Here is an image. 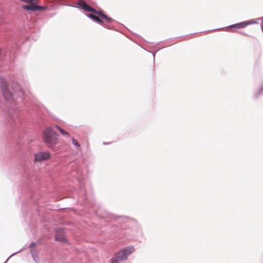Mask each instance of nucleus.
<instances>
[{
	"mask_svg": "<svg viewBox=\"0 0 263 263\" xmlns=\"http://www.w3.org/2000/svg\"><path fill=\"white\" fill-rule=\"evenodd\" d=\"M99 15L100 23L105 24V25H106V26H108L106 24L107 23L109 24L113 21V20L111 18L108 17L107 16L103 14L102 12L101 11H100Z\"/></svg>",
	"mask_w": 263,
	"mask_h": 263,
	"instance_id": "nucleus-6",
	"label": "nucleus"
},
{
	"mask_svg": "<svg viewBox=\"0 0 263 263\" xmlns=\"http://www.w3.org/2000/svg\"><path fill=\"white\" fill-rule=\"evenodd\" d=\"M135 249L133 247H128L124 248L120 251L116 253V254L117 257H118L121 260L123 261L126 259L128 256L133 253Z\"/></svg>",
	"mask_w": 263,
	"mask_h": 263,
	"instance_id": "nucleus-2",
	"label": "nucleus"
},
{
	"mask_svg": "<svg viewBox=\"0 0 263 263\" xmlns=\"http://www.w3.org/2000/svg\"><path fill=\"white\" fill-rule=\"evenodd\" d=\"M88 16L96 22H99V16L93 14H89L88 15Z\"/></svg>",
	"mask_w": 263,
	"mask_h": 263,
	"instance_id": "nucleus-11",
	"label": "nucleus"
},
{
	"mask_svg": "<svg viewBox=\"0 0 263 263\" xmlns=\"http://www.w3.org/2000/svg\"><path fill=\"white\" fill-rule=\"evenodd\" d=\"M57 136L51 127H47L43 132L44 141L49 145H54L57 142Z\"/></svg>",
	"mask_w": 263,
	"mask_h": 263,
	"instance_id": "nucleus-1",
	"label": "nucleus"
},
{
	"mask_svg": "<svg viewBox=\"0 0 263 263\" xmlns=\"http://www.w3.org/2000/svg\"><path fill=\"white\" fill-rule=\"evenodd\" d=\"M55 238L56 240L60 241H64L65 240V238L64 235V231L63 229L57 230Z\"/></svg>",
	"mask_w": 263,
	"mask_h": 263,
	"instance_id": "nucleus-7",
	"label": "nucleus"
},
{
	"mask_svg": "<svg viewBox=\"0 0 263 263\" xmlns=\"http://www.w3.org/2000/svg\"><path fill=\"white\" fill-rule=\"evenodd\" d=\"M263 91V87H260L258 90L255 92V96L258 97Z\"/></svg>",
	"mask_w": 263,
	"mask_h": 263,
	"instance_id": "nucleus-12",
	"label": "nucleus"
},
{
	"mask_svg": "<svg viewBox=\"0 0 263 263\" xmlns=\"http://www.w3.org/2000/svg\"><path fill=\"white\" fill-rule=\"evenodd\" d=\"M72 142L73 145H74L76 146L80 147V145L79 144L78 142L77 141L76 139L74 138H72Z\"/></svg>",
	"mask_w": 263,
	"mask_h": 263,
	"instance_id": "nucleus-13",
	"label": "nucleus"
},
{
	"mask_svg": "<svg viewBox=\"0 0 263 263\" xmlns=\"http://www.w3.org/2000/svg\"><path fill=\"white\" fill-rule=\"evenodd\" d=\"M111 263H119V261H121L118 257H117V255L115 254L114 257L110 260Z\"/></svg>",
	"mask_w": 263,
	"mask_h": 263,
	"instance_id": "nucleus-10",
	"label": "nucleus"
},
{
	"mask_svg": "<svg viewBox=\"0 0 263 263\" xmlns=\"http://www.w3.org/2000/svg\"><path fill=\"white\" fill-rule=\"evenodd\" d=\"M251 22L249 21L243 22L234 24L231 26V28L240 29L246 27L248 25L250 24Z\"/></svg>",
	"mask_w": 263,
	"mask_h": 263,
	"instance_id": "nucleus-8",
	"label": "nucleus"
},
{
	"mask_svg": "<svg viewBox=\"0 0 263 263\" xmlns=\"http://www.w3.org/2000/svg\"><path fill=\"white\" fill-rule=\"evenodd\" d=\"M55 127L57 129H58V130L60 132V133L64 136H69V134L66 132L65 130L61 128L59 126L56 125Z\"/></svg>",
	"mask_w": 263,
	"mask_h": 263,
	"instance_id": "nucleus-9",
	"label": "nucleus"
},
{
	"mask_svg": "<svg viewBox=\"0 0 263 263\" xmlns=\"http://www.w3.org/2000/svg\"><path fill=\"white\" fill-rule=\"evenodd\" d=\"M77 4L79 6H80L81 8L82 9H83L84 11L86 12H91L96 14H99V12H98L95 9L91 7L85 2L83 1H79L78 2Z\"/></svg>",
	"mask_w": 263,
	"mask_h": 263,
	"instance_id": "nucleus-5",
	"label": "nucleus"
},
{
	"mask_svg": "<svg viewBox=\"0 0 263 263\" xmlns=\"http://www.w3.org/2000/svg\"><path fill=\"white\" fill-rule=\"evenodd\" d=\"M51 157L50 153L49 152H39L34 155V162H41L49 160Z\"/></svg>",
	"mask_w": 263,
	"mask_h": 263,
	"instance_id": "nucleus-3",
	"label": "nucleus"
},
{
	"mask_svg": "<svg viewBox=\"0 0 263 263\" xmlns=\"http://www.w3.org/2000/svg\"><path fill=\"white\" fill-rule=\"evenodd\" d=\"M8 83L2 79L1 81V89L4 98L6 100H10L12 98V94L8 89Z\"/></svg>",
	"mask_w": 263,
	"mask_h": 263,
	"instance_id": "nucleus-4",
	"label": "nucleus"
}]
</instances>
